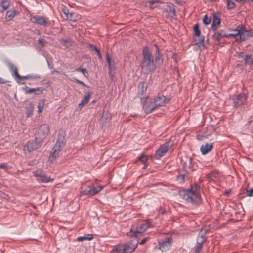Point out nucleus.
Instances as JSON below:
<instances>
[{"label": "nucleus", "instance_id": "c03bdc74", "mask_svg": "<svg viewBox=\"0 0 253 253\" xmlns=\"http://www.w3.org/2000/svg\"><path fill=\"white\" fill-rule=\"evenodd\" d=\"M44 106V102L43 101H42L41 102H40L38 104V112L41 113L42 112V110L43 109Z\"/></svg>", "mask_w": 253, "mask_h": 253}, {"label": "nucleus", "instance_id": "c9c22d12", "mask_svg": "<svg viewBox=\"0 0 253 253\" xmlns=\"http://www.w3.org/2000/svg\"><path fill=\"white\" fill-rule=\"evenodd\" d=\"M67 18L72 21H76L79 18V16L76 15L75 13H70L69 15H68Z\"/></svg>", "mask_w": 253, "mask_h": 253}, {"label": "nucleus", "instance_id": "8fccbe9b", "mask_svg": "<svg viewBox=\"0 0 253 253\" xmlns=\"http://www.w3.org/2000/svg\"><path fill=\"white\" fill-rule=\"evenodd\" d=\"M202 245H197L196 249L195 250L194 253H200L202 250Z\"/></svg>", "mask_w": 253, "mask_h": 253}, {"label": "nucleus", "instance_id": "9d476101", "mask_svg": "<svg viewBox=\"0 0 253 253\" xmlns=\"http://www.w3.org/2000/svg\"><path fill=\"white\" fill-rule=\"evenodd\" d=\"M138 241L137 240H132L124 245V251L125 253H131L136 248Z\"/></svg>", "mask_w": 253, "mask_h": 253}, {"label": "nucleus", "instance_id": "e433bc0d", "mask_svg": "<svg viewBox=\"0 0 253 253\" xmlns=\"http://www.w3.org/2000/svg\"><path fill=\"white\" fill-rule=\"evenodd\" d=\"M193 30L194 34L196 37H199L200 36L201 32L199 30V25L198 24L194 25L193 27Z\"/></svg>", "mask_w": 253, "mask_h": 253}, {"label": "nucleus", "instance_id": "e2e57ef3", "mask_svg": "<svg viewBox=\"0 0 253 253\" xmlns=\"http://www.w3.org/2000/svg\"><path fill=\"white\" fill-rule=\"evenodd\" d=\"M170 11L173 14V15L175 16V9L174 8H173L172 9H170Z\"/></svg>", "mask_w": 253, "mask_h": 253}, {"label": "nucleus", "instance_id": "cd10ccee", "mask_svg": "<svg viewBox=\"0 0 253 253\" xmlns=\"http://www.w3.org/2000/svg\"><path fill=\"white\" fill-rule=\"evenodd\" d=\"M91 93L88 92L85 96L84 97L83 99L82 100L81 102L79 104V106L80 108H82L86 104L90 97Z\"/></svg>", "mask_w": 253, "mask_h": 253}, {"label": "nucleus", "instance_id": "c85d7f7f", "mask_svg": "<svg viewBox=\"0 0 253 253\" xmlns=\"http://www.w3.org/2000/svg\"><path fill=\"white\" fill-rule=\"evenodd\" d=\"M244 62L246 64L253 66V56L250 54H246L244 57Z\"/></svg>", "mask_w": 253, "mask_h": 253}, {"label": "nucleus", "instance_id": "a878e982", "mask_svg": "<svg viewBox=\"0 0 253 253\" xmlns=\"http://www.w3.org/2000/svg\"><path fill=\"white\" fill-rule=\"evenodd\" d=\"M53 151L51 153L49 157V160L51 161H53L56 159L57 157H58L59 153L61 151L59 149H54V147L53 148Z\"/></svg>", "mask_w": 253, "mask_h": 253}, {"label": "nucleus", "instance_id": "a211bd4d", "mask_svg": "<svg viewBox=\"0 0 253 253\" xmlns=\"http://www.w3.org/2000/svg\"><path fill=\"white\" fill-rule=\"evenodd\" d=\"M213 148V144L212 143H206L201 146L200 150L202 154L205 155L211 151Z\"/></svg>", "mask_w": 253, "mask_h": 253}, {"label": "nucleus", "instance_id": "49530a36", "mask_svg": "<svg viewBox=\"0 0 253 253\" xmlns=\"http://www.w3.org/2000/svg\"><path fill=\"white\" fill-rule=\"evenodd\" d=\"M38 43L41 45L42 47H43L46 42L43 39L40 38L38 40Z\"/></svg>", "mask_w": 253, "mask_h": 253}, {"label": "nucleus", "instance_id": "338daca9", "mask_svg": "<svg viewBox=\"0 0 253 253\" xmlns=\"http://www.w3.org/2000/svg\"><path fill=\"white\" fill-rule=\"evenodd\" d=\"M1 184H0V188H1Z\"/></svg>", "mask_w": 253, "mask_h": 253}, {"label": "nucleus", "instance_id": "20e7f679", "mask_svg": "<svg viewBox=\"0 0 253 253\" xmlns=\"http://www.w3.org/2000/svg\"><path fill=\"white\" fill-rule=\"evenodd\" d=\"M151 226L150 221L149 220L146 221L144 223L138 225L136 230L133 231L132 229H131L129 233L127 234V235L130 238L137 237L138 235L143 234L147 229Z\"/></svg>", "mask_w": 253, "mask_h": 253}, {"label": "nucleus", "instance_id": "473e14b6", "mask_svg": "<svg viewBox=\"0 0 253 253\" xmlns=\"http://www.w3.org/2000/svg\"><path fill=\"white\" fill-rule=\"evenodd\" d=\"M240 26H239L237 27V29L233 30L232 33H228V35H227L229 36V37L231 36V37H236L237 36H238V35L240 36Z\"/></svg>", "mask_w": 253, "mask_h": 253}, {"label": "nucleus", "instance_id": "6e6552de", "mask_svg": "<svg viewBox=\"0 0 253 253\" xmlns=\"http://www.w3.org/2000/svg\"><path fill=\"white\" fill-rule=\"evenodd\" d=\"M172 145L170 141L166 142L165 144L162 145L159 149H158L155 154V157L157 159H160L161 157L164 156L169 150L171 148Z\"/></svg>", "mask_w": 253, "mask_h": 253}, {"label": "nucleus", "instance_id": "09e8293b", "mask_svg": "<svg viewBox=\"0 0 253 253\" xmlns=\"http://www.w3.org/2000/svg\"><path fill=\"white\" fill-rule=\"evenodd\" d=\"M0 169H9V167L7 163H3L0 164Z\"/></svg>", "mask_w": 253, "mask_h": 253}, {"label": "nucleus", "instance_id": "0eeeda50", "mask_svg": "<svg viewBox=\"0 0 253 253\" xmlns=\"http://www.w3.org/2000/svg\"><path fill=\"white\" fill-rule=\"evenodd\" d=\"M30 20L33 23L44 27L50 26L51 24L50 21L48 18L37 15L32 16Z\"/></svg>", "mask_w": 253, "mask_h": 253}, {"label": "nucleus", "instance_id": "aec40b11", "mask_svg": "<svg viewBox=\"0 0 253 253\" xmlns=\"http://www.w3.org/2000/svg\"><path fill=\"white\" fill-rule=\"evenodd\" d=\"M155 46L156 48L155 60L156 63L160 66L163 64V59L161 58V55L160 53L158 46L157 45H155Z\"/></svg>", "mask_w": 253, "mask_h": 253}, {"label": "nucleus", "instance_id": "bb28decb", "mask_svg": "<svg viewBox=\"0 0 253 253\" xmlns=\"http://www.w3.org/2000/svg\"><path fill=\"white\" fill-rule=\"evenodd\" d=\"M7 66L9 68L10 70L14 73V76L17 78L19 76L18 70L15 66H14L12 63L8 62L7 63Z\"/></svg>", "mask_w": 253, "mask_h": 253}, {"label": "nucleus", "instance_id": "f704fd0d", "mask_svg": "<svg viewBox=\"0 0 253 253\" xmlns=\"http://www.w3.org/2000/svg\"><path fill=\"white\" fill-rule=\"evenodd\" d=\"M16 11L15 10H9L7 11L6 12V17L8 18L9 20H11L13 19L15 16L16 15Z\"/></svg>", "mask_w": 253, "mask_h": 253}, {"label": "nucleus", "instance_id": "4c0bfd02", "mask_svg": "<svg viewBox=\"0 0 253 253\" xmlns=\"http://www.w3.org/2000/svg\"><path fill=\"white\" fill-rule=\"evenodd\" d=\"M75 71L77 72H81L85 77H87L88 75V72L85 68H76Z\"/></svg>", "mask_w": 253, "mask_h": 253}, {"label": "nucleus", "instance_id": "1a4fd4ad", "mask_svg": "<svg viewBox=\"0 0 253 253\" xmlns=\"http://www.w3.org/2000/svg\"><path fill=\"white\" fill-rule=\"evenodd\" d=\"M35 176L37 177V180L42 183H47L53 180V179L47 177L45 172L41 169H37L33 171Z\"/></svg>", "mask_w": 253, "mask_h": 253}, {"label": "nucleus", "instance_id": "58836bf2", "mask_svg": "<svg viewBox=\"0 0 253 253\" xmlns=\"http://www.w3.org/2000/svg\"><path fill=\"white\" fill-rule=\"evenodd\" d=\"M89 46L90 47V48L92 50H93L96 51L97 55L98 56V58H101V54L100 53L99 50L95 46H94V45H93L92 44H89Z\"/></svg>", "mask_w": 253, "mask_h": 253}, {"label": "nucleus", "instance_id": "a19ab883", "mask_svg": "<svg viewBox=\"0 0 253 253\" xmlns=\"http://www.w3.org/2000/svg\"><path fill=\"white\" fill-rule=\"evenodd\" d=\"M227 8L229 9H233L235 8V4L233 2H232L229 0H228L227 3Z\"/></svg>", "mask_w": 253, "mask_h": 253}, {"label": "nucleus", "instance_id": "9b49d317", "mask_svg": "<svg viewBox=\"0 0 253 253\" xmlns=\"http://www.w3.org/2000/svg\"><path fill=\"white\" fill-rule=\"evenodd\" d=\"M155 102V106L157 108L159 107L165 106L166 104L169 102V99L167 98L163 95H158L153 99Z\"/></svg>", "mask_w": 253, "mask_h": 253}, {"label": "nucleus", "instance_id": "bf43d9fd", "mask_svg": "<svg viewBox=\"0 0 253 253\" xmlns=\"http://www.w3.org/2000/svg\"><path fill=\"white\" fill-rule=\"evenodd\" d=\"M85 240H86L85 236H80V237H78V238H77V241H84Z\"/></svg>", "mask_w": 253, "mask_h": 253}, {"label": "nucleus", "instance_id": "4d7b16f0", "mask_svg": "<svg viewBox=\"0 0 253 253\" xmlns=\"http://www.w3.org/2000/svg\"><path fill=\"white\" fill-rule=\"evenodd\" d=\"M106 60H107V63L108 64H111V58H110L109 55L108 53L106 54Z\"/></svg>", "mask_w": 253, "mask_h": 253}, {"label": "nucleus", "instance_id": "680f3d73", "mask_svg": "<svg viewBox=\"0 0 253 253\" xmlns=\"http://www.w3.org/2000/svg\"><path fill=\"white\" fill-rule=\"evenodd\" d=\"M156 2H158V0H151L149 1V3L151 5L153 4L154 3Z\"/></svg>", "mask_w": 253, "mask_h": 253}, {"label": "nucleus", "instance_id": "4468645a", "mask_svg": "<svg viewBox=\"0 0 253 253\" xmlns=\"http://www.w3.org/2000/svg\"><path fill=\"white\" fill-rule=\"evenodd\" d=\"M172 243V240L167 237L164 240L159 242V249L162 251H166L168 250L171 246Z\"/></svg>", "mask_w": 253, "mask_h": 253}, {"label": "nucleus", "instance_id": "0e129e2a", "mask_svg": "<svg viewBox=\"0 0 253 253\" xmlns=\"http://www.w3.org/2000/svg\"><path fill=\"white\" fill-rule=\"evenodd\" d=\"M181 176H182V178L184 179V175H181Z\"/></svg>", "mask_w": 253, "mask_h": 253}, {"label": "nucleus", "instance_id": "13d9d810", "mask_svg": "<svg viewBox=\"0 0 253 253\" xmlns=\"http://www.w3.org/2000/svg\"><path fill=\"white\" fill-rule=\"evenodd\" d=\"M7 82H8V81H7L6 80H5V79H3L2 78H1V77H0V84H6Z\"/></svg>", "mask_w": 253, "mask_h": 253}, {"label": "nucleus", "instance_id": "5701e85b", "mask_svg": "<svg viewBox=\"0 0 253 253\" xmlns=\"http://www.w3.org/2000/svg\"><path fill=\"white\" fill-rule=\"evenodd\" d=\"M228 33L225 32L224 30H221L219 32H216L214 35V38L217 39L218 41H220L221 39L223 37H228Z\"/></svg>", "mask_w": 253, "mask_h": 253}, {"label": "nucleus", "instance_id": "412c9836", "mask_svg": "<svg viewBox=\"0 0 253 253\" xmlns=\"http://www.w3.org/2000/svg\"><path fill=\"white\" fill-rule=\"evenodd\" d=\"M147 86L145 82H140L138 85V94L143 95L146 92Z\"/></svg>", "mask_w": 253, "mask_h": 253}, {"label": "nucleus", "instance_id": "2eb2a0df", "mask_svg": "<svg viewBox=\"0 0 253 253\" xmlns=\"http://www.w3.org/2000/svg\"><path fill=\"white\" fill-rule=\"evenodd\" d=\"M26 94L34 93L35 95H39L43 93V88L42 87H37L35 88H30L28 87H26L23 88Z\"/></svg>", "mask_w": 253, "mask_h": 253}, {"label": "nucleus", "instance_id": "f03ea898", "mask_svg": "<svg viewBox=\"0 0 253 253\" xmlns=\"http://www.w3.org/2000/svg\"><path fill=\"white\" fill-rule=\"evenodd\" d=\"M180 195L184 199L189 203L198 204L201 200L199 193L191 189H189L186 191H182L180 193Z\"/></svg>", "mask_w": 253, "mask_h": 253}, {"label": "nucleus", "instance_id": "6e6d98bb", "mask_svg": "<svg viewBox=\"0 0 253 253\" xmlns=\"http://www.w3.org/2000/svg\"><path fill=\"white\" fill-rule=\"evenodd\" d=\"M75 80L76 81V82L82 85H83V86H86V84H84V83L83 82H82V81H80L77 79H75Z\"/></svg>", "mask_w": 253, "mask_h": 253}, {"label": "nucleus", "instance_id": "7ed1b4c3", "mask_svg": "<svg viewBox=\"0 0 253 253\" xmlns=\"http://www.w3.org/2000/svg\"><path fill=\"white\" fill-rule=\"evenodd\" d=\"M248 97V95L244 92L233 95L231 96V99L233 107L237 109L245 105L247 103Z\"/></svg>", "mask_w": 253, "mask_h": 253}, {"label": "nucleus", "instance_id": "393cba45", "mask_svg": "<svg viewBox=\"0 0 253 253\" xmlns=\"http://www.w3.org/2000/svg\"><path fill=\"white\" fill-rule=\"evenodd\" d=\"M92 186H88L84 190H83L81 192V194L82 195H88L90 196H93L94 195V193H93Z\"/></svg>", "mask_w": 253, "mask_h": 253}, {"label": "nucleus", "instance_id": "2f4dec72", "mask_svg": "<svg viewBox=\"0 0 253 253\" xmlns=\"http://www.w3.org/2000/svg\"><path fill=\"white\" fill-rule=\"evenodd\" d=\"M34 106L32 103H30L27 108V117H29L33 115Z\"/></svg>", "mask_w": 253, "mask_h": 253}, {"label": "nucleus", "instance_id": "3c124183", "mask_svg": "<svg viewBox=\"0 0 253 253\" xmlns=\"http://www.w3.org/2000/svg\"><path fill=\"white\" fill-rule=\"evenodd\" d=\"M150 239V237H147L145 238H144L140 242H139V243L140 244V245H143L147 241H149V240Z\"/></svg>", "mask_w": 253, "mask_h": 253}, {"label": "nucleus", "instance_id": "f257e3e1", "mask_svg": "<svg viewBox=\"0 0 253 253\" xmlns=\"http://www.w3.org/2000/svg\"><path fill=\"white\" fill-rule=\"evenodd\" d=\"M140 67L142 72L145 74H148L154 69V57L147 46L144 47L143 49Z\"/></svg>", "mask_w": 253, "mask_h": 253}, {"label": "nucleus", "instance_id": "4be33fe9", "mask_svg": "<svg viewBox=\"0 0 253 253\" xmlns=\"http://www.w3.org/2000/svg\"><path fill=\"white\" fill-rule=\"evenodd\" d=\"M59 41V42L66 48H70L73 45V42L70 39L60 38Z\"/></svg>", "mask_w": 253, "mask_h": 253}, {"label": "nucleus", "instance_id": "ea45409f", "mask_svg": "<svg viewBox=\"0 0 253 253\" xmlns=\"http://www.w3.org/2000/svg\"><path fill=\"white\" fill-rule=\"evenodd\" d=\"M0 6L1 7L2 9L1 10L2 11L6 10L9 7V4L6 1H3L1 2Z\"/></svg>", "mask_w": 253, "mask_h": 253}, {"label": "nucleus", "instance_id": "f3484780", "mask_svg": "<svg viewBox=\"0 0 253 253\" xmlns=\"http://www.w3.org/2000/svg\"><path fill=\"white\" fill-rule=\"evenodd\" d=\"M194 42H195L194 44L196 45L199 49H203L205 48L204 36L195 37Z\"/></svg>", "mask_w": 253, "mask_h": 253}, {"label": "nucleus", "instance_id": "ddd939ff", "mask_svg": "<svg viewBox=\"0 0 253 253\" xmlns=\"http://www.w3.org/2000/svg\"><path fill=\"white\" fill-rule=\"evenodd\" d=\"M253 36V34L252 31L246 30L245 27L243 25L240 26V38L241 41H245L249 37Z\"/></svg>", "mask_w": 253, "mask_h": 253}, {"label": "nucleus", "instance_id": "f8f14e48", "mask_svg": "<svg viewBox=\"0 0 253 253\" xmlns=\"http://www.w3.org/2000/svg\"><path fill=\"white\" fill-rule=\"evenodd\" d=\"M65 144V134L63 132H59L58 134L57 140L54 146V149H59L60 150H61L64 147Z\"/></svg>", "mask_w": 253, "mask_h": 253}, {"label": "nucleus", "instance_id": "864d4df0", "mask_svg": "<svg viewBox=\"0 0 253 253\" xmlns=\"http://www.w3.org/2000/svg\"><path fill=\"white\" fill-rule=\"evenodd\" d=\"M247 195L248 196H253V188L251 190H247Z\"/></svg>", "mask_w": 253, "mask_h": 253}, {"label": "nucleus", "instance_id": "7c9ffc66", "mask_svg": "<svg viewBox=\"0 0 253 253\" xmlns=\"http://www.w3.org/2000/svg\"><path fill=\"white\" fill-rule=\"evenodd\" d=\"M206 240L205 234L202 233L199 234L197 237V243L198 245H202V244Z\"/></svg>", "mask_w": 253, "mask_h": 253}, {"label": "nucleus", "instance_id": "39448f33", "mask_svg": "<svg viewBox=\"0 0 253 253\" xmlns=\"http://www.w3.org/2000/svg\"><path fill=\"white\" fill-rule=\"evenodd\" d=\"M49 131V126L43 124L39 128L37 133L35 134V139L38 142H42L47 136Z\"/></svg>", "mask_w": 253, "mask_h": 253}, {"label": "nucleus", "instance_id": "79ce46f5", "mask_svg": "<svg viewBox=\"0 0 253 253\" xmlns=\"http://www.w3.org/2000/svg\"><path fill=\"white\" fill-rule=\"evenodd\" d=\"M148 157L147 156L142 154L139 157V160L143 164H145L147 161Z\"/></svg>", "mask_w": 253, "mask_h": 253}, {"label": "nucleus", "instance_id": "de8ad7c7", "mask_svg": "<svg viewBox=\"0 0 253 253\" xmlns=\"http://www.w3.org/2000/svg\"><path fill=\"white\" fill-rule=\"evenodd\" d=\"M108 65H109V70H110L109 74H110V76H111V77H112V75L111 74V72L115 70L114 65L113 64L111 63V64H108Z\"/></svg>", "mask_w": 253, "mask_h": 253}, {"label": "nucleus", "instance_id": "c756f323", "mask_svg": "<svg viewBox=\"0 0 253 253\" xmlns=\"http://www.w3.org/2000/svg\"><path fill=\"white\" fill-rule=\"evenodd\" d=\"M40 76H33V75H26L24 76H21L19 74L17 79L19 80H22L23 79H36L40 78Z\"/></svg>", "mask_w": 253, "mask_h": 253}, {"label": "nucleus", "instance_id": "37998d69", "mask_svg": "<svg viewBox=\"0 0 253 253\" xmlns=\"http://www.w3.org/2000/svg\"><path fill=\"white\" fill-rule=\"evenodd\" d=\"M203 21L205 25H208L210 24L211 21V17H208L207 15H205L203 19Z\"/></svg>", "mask_w": 253, "mask_h": 253}, {"label": "nucleus", "instance_id": "b1692460", "mask_svg": "<svg viewBox=\"0 0 253 253\" xmlns=\"http://www.w3.org/2000/svg\"><path fill=\"white\" fill-rule=\"evenodd\" d=\"M219 174L217 172H211L207 175V179L209 181H216L219 179Z\"/></svg>", "mask_w": 253, "mask_h": 253}, {"label": "nucleus", "instance_id": "6ab92c4d", "mask_svg": "<svg viewBox=\"0 0 253 253\" xmlns=\"http://www.w3.org/2000/svg\"><path fill=\"white\" fill-rule=\"evenodd\" d=\"M220 24V19L217 14H214L213 16L212 22L211 24V28L213 30H216L217 28V25Z\"/></svg>", "mask_w": 253, "mask_h": 253}, {"label": "nucleus", "instance_id": "a18cd8bd", "mask_svg": "<svg viewBox=\"0 0 253 253\" xmlns=\"http://www.w3.org/2000/svg\"><path fill=\"white\" fill-rule=\"evenodd\" d=\"M92 187L93 189V193H94V195H95V194L100 192L103 189L104 186H100L94 187V186H92Z\"/></svg>", "mask_w": 253, "mask_h": 253}, {"label": "nucleus", "instance_id": "dca6fc26", "mask_svg": "<svg viewBox=\"0 0 253 253\" xmlns=\"http://www.w3.org/2000/svg\"><path fill=\"white\" fill-rule=\"evenodd\" d=\"M40 142H38L35 139V141L28 142L25 147V149L28 151L29 152H30L33 151L35 149H36L38 148L39 144Z\"/></svg>", "mask_w": 253, "mask_h": 253}, {"label": "nucleus", "instance_id": "423d86ee", "mask_svg": "<svg viewBox=\"0 0 253 253\" xmlns=\"http://www.w3.org/2000/svg\"><path fill=\"white\" fill-rule=\"evenodd\" d=\"M141 102L143 105V109L146 114H149L153 112L157 108L155 105V102L151 99L147 97H141Z\"/></svg>", "mask_w": 253, "mask_h": 253}, {"label": "nucleus", "instance_id": "603ef678", "mask_svg": "<svg viewBox=\"0 0 253 253\" xmlns=\"http://www.w3.org/2000/svg\"><path fill=\"white\" fill-rule=\"evenodd\" d=\"M62 10L64 14L66 15L67 17L68 15H69L70 13L69 10L67 9L66 7H64V8H63Z\"/></svg>", "mask_w": 253, "mask_h": 253}, {"label": "nucleus", "instance_id": "5fc2aeb1", "mask_svg": "<svg viewBox=\"0 0 253 253\" xmlns=\"http://www.w3.org/2000/svg\"><path fill=\"white\" fill-rule=\"evenodd\" d=\"M85 239L87 240H91L93 238V235L92 234H88L87 236H85Z\"/></svg>", "mask_w": 253, "mask_h": 253}, {"label": "nucleus", "instance_id": "052dcab7", "mask_svg": "<svg viewBox=\"0 0 253 253\" xmlns=\"http://www.w3.org/2000/svg\"><path fill=\"white\" fill-rule=\"evenodd\" d=\"M238 56L239 58H243V60H244V57L245 56V55H244L242 52L239 53Z\"/></svg>", "mask_w": 253, "mask_h": 253}, {"label": "nucleus", "instance_id": "69168bd1", "mask_svg": "<svg viewBox=\"0 0 253 253\" xmlns=\"http://www.w3.org/2000/svg\"><path fill=\"white\" fill-rule=\"evenodd\" d=\"M251 1H252L253 4V0H251Z\"/></svg>", "mask_w": 253, "mask_h": 253}, {"label": "nucleus", "instance_id": "72a5a7b5", "mask_svg": "<svg viewBox=\"0 0 253 253\" xmlns=\"http://www.w3.org/2000/svg\"><path fill=\"white\" fill-rule=\"evenodd\" d=\"M112 252H115L116 253H119L121 252H124V245H119L114 246L113 249L112 250Z\"/></svg>", "mask_w": 253, "mask_h": 253}]
</instances>
